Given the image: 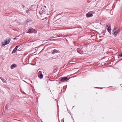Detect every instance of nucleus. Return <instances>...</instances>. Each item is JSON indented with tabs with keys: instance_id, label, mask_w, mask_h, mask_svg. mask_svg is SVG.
Returning <instances> with one entry per match:
<instances>
[{
	"instance_id": "1a4fd4ad",
	"label": "nucleus",
	"mask_w": 122,
	"mask_h": 122,
	"mask_svg": "<svg viewBox=\"0 0 122 122\" xmlns=\"http://www.w3.org/2000/svg\"><path fill=\"white\" fill-rule=\"evenodd\" d=\"M11 39L10 38L8 40H6L5 41V42L6 43V44L7 45L8 44H9V42L10 41Z\"/></svg>"
},
{
	"instance_id": "f8f14e48",
	"label": "nucleus",
	"mask_w": 122,
	"mask_h": 122,
	"mask_svg": "<svg viewBox=\"0 0 122 122\" xmlns=\"http://www.w3.org/2000/svg\"><path fill=\"white\" fill-rule=\"evenodd\" d=\"M107 30L108 32L111 34V29L110 27H108L107 29Z\"/></svg>"
},
{
	"instance_id": "f257e3e1",
	"label": "nucleus",
	"mask_w": 122,
	"mask_h": 122,
	"mask_svg": "<svg viewBox=\"0 0 122 122\" xmlns=\"http://www.w3.org/2000/svg\"><path fill=\"white\" fill-rule=\"evenodd\" d=\"M120 32V29L117 27H115L112 31V33L113 35H117Z\"/></svg>"
},
{
	"instance_id": "f03ea898",
	"label": "nucleus",
	"mask_w": 122,
	"mask_h": 122,
	"mask_svg": "<svg viewBox=\"0 0 122 122\" xmlns=\"http://www.w3.org/2000/svg\"><path fill=\"white\" fill-rule=\"evenodd\" d=\"M40 14H41V15L44 16L46 15L45 10L43 8L41 9L40 10Z\"/></svg>"
},
{
	"instance_id": "412c9836",
	"label": "nucleus",
	"mask_w": 122,
	"mask_h": 122,
	"mask_svg": "<svg viewBox=\"0 0 122 122\" xmlns=\"http://www.w3.org/2000/svg\"><path fill=\"white\" fill-rule=\"evenodd\" d=\"M35 65H36V66H37V63H36V64H35Z\"/></svg>"
},
{
	"instance_id": "9d476101",
	"label": "nucleus",
	"mask_w": 122,
	"mask_h": 122,
	"mask_svg": "<svg viewBox=\"0 0 122 122\" xmlns=\"http://www.w3.org/2000/svg\"><path fill=\"white\" fill-rule=\"evenodd\" d=\"M0 79L1 80L3 83H5L6 82V81L4 79L2 78L1 77H0Z\"/></svg>"
},
{
	"instance_id": "2eb2a0df",
	"label": "nucleus",
	"mask_w": 122,
	"mask_h": 122,
	"mask_svg": "<svg viewBox=\"0 0 122 122\" xmlns=\"http://www.w3.org/2000/svg\"><path fill=\"white\" fill-rule=\"evenodd\" d=\"M36 30L32 29V33H36Z\"/></svg>"
},
{
	"instance_id": "7c9ffc66",
	"label": "nucleus",
	"mask_w": 122,
	"mask_h": 122,
	"mask_svg": "<svg viewBox=\"0 0 122 122\" xmlns=\"http://www.w3.org/2000/svg\"><path fill=\"white\" fill-rule=\"evenodd\" d=\"M62 36L64 37V36Z\"/></svg>"
},
{
	"instance_id": "6ab92c4d",
	"label": "nucleus",
	"mask_w": 122,
	"mask_h": 122,
	"mask_svg": "<svg viewBox=\"0 0 122 122\" xmlns=\"http://www.w3.org/2000/svg\"><path fill=\"white\" fill-rule=\"evenodd\" d=\"M119 56H122V53L121 54H120L119 55Z\"/></svg>"
},
{
	"instance_id": "4be33fe9",
	"label": "nucleus",
	"mask_w": 122,
	"mask_h": 122,
	"mask_svg": "<svg viewBox=\"0 0 122 122\" xmlns=\"http://www.w3.org/2000/svg\"><path fill=\"white\" fill-rule=\"evenodd\" d=\"M5 110L4 111L5 112L6 111V110L7 109V107H6L5 108Z\"/></svg>"
},
{
	"instance_id": "cd10ccee",
	"label": "nucleus",
	"mask_w": 122,
	"mask_h": 122,
	"mask_svg": "<svg viewBox=\"0 0 122 122\" xmlns=\"http://www.w3.org/2000/svg\"><path fill=\"white\" fill-rule=\"evenodd\" d=\"M46 17H45V19H46Z\"/></svg>"
},
{
	"instance_id": "4468645a",
	"label": "nucleus",
	"mask_w": 122,
	"mask_h": 122,
	"mask_svg": "<svg viewBox=\"0 0 122 122\" xmlns=\"http://www.w3.org/2000/svg\"><path fill=\"white\" fill-rule=\"evenodd\" d=\"M32 29H29L28 31V32L29 33H32Z\"/></svg>"
},
{
	"instance_id": "aec40b11",
	"label": "nucleus",
	"mask_w": 122,
	"mask_h": 122,
	"mask_svg": "<svg viewBox=\"0 0 122 122\" xmlns=\"http://www.w3.org/2000/svg\"><path fill=\"white\" fill-rule=\"evenodd\" d=\"M23 81H24V82H26V83H28V84H29V83H28V82H26V81H24V80Z\"/></svg>"
},
{
	"instance_id": "ddd939ff",
	"label": "nucleus",
	"mask_w": 122,
	"mask_h": 122,
	"mask_svg": "<svg viewBox=\"0 0 122 122\" xmlns=\"http://www.w3.org/2000/svg\"><path fill=\"white\" fill-rule=\"evenodd\" d=\"M43 75L42 74H41L40 75H39V77L41 79L43 78Z\"/></svg>"
},
{
	"instance_id": "dca6fc26",
	"label": "nucleus",
	"mask_w": 122,
	"mask_h": 122,
	"mask_svg": "<svg viewBox=\"0 0 122 122\" xmlns=\"http://www.w3.org/2000/svg\"><path fill=\"white\" fill-rule=\"evenodd\" d=\"M2 46H4L6 45V43L5 42H2Z\"/></svg>"
},
{
	"instance_id": "c756f323",
	"label": "nucleus",
	"mask_w": 122,
	"mask_h": 122,
	"mask_svg": "<svg viewBox=\"0 0 122 122\" xmlns=\"http://www.w3.org/2000/svg\"><path fill=\"white\" fill-rule=\"evenodd\" d=\"M63 121H64L63 119Z\"/></svg>"
},
{
	"instance_id": "6e6552de",
	"label": "nucleus",
	"mask_w": 122,
	"mask_h": 122,
	"mask_svg": "<svg viewBox=\"0 0 122 122\" xmlns=\"http://www.w3.org/2000/svg\"><path fill=\"white\" fill-rule=\"evenodd\" d=\"M16 65L15 64H13L10 66V68L11 69H12L15 67H16Z\"/></svg>"
},
{
	"instance_id": "0eeeda50",
	"label": "nucleus",
	"mask_w": 122,
	"mask_h": 122,
	"mask_svg": "<svg viewBox=\"0 0 122 122\" xmlns=\"http://www.w3.org/2000/svg\"><path fill=\"white\" fill-rule=\"evenodd\" d=\"M77 52L81 54H82L83 53V51H81V50L79 49H77Z\"/></svg>"
},
{
	"instance_id": "b1692460",
	"label": "nucleus",
	"mask_w": 122,
	"mask_h": 122,
	"mask_svg": "<svg viewBox=\"0 0 122 122\" xmlns=\"http://www.w3.org/2000/svg\"><path fill=\"white\" fill-rule=\"evenodd\" d=\"M23 8H24V5H23Z\"/></svg>"
},
{
	"instance_id": "a211bd4d",
	"label": "nucleus",
	"mask_w": 122,
	"mask_h": 122,
	"mask_svg": "<svg viewBox=\"0 0 122 122\" xmlns=\"http://www.w3.org/2000/svg\"><path fill=\"white\" fill-rule=\"evenodd\" d=\"M19 36H18L16 37L15 38H14V39H18V37Z\"/></svg>"
},
{
	"instance_id": "a878e982",
	"label": "nucleus",
	"mask_w": 122,
	"mask_h": 122,
	"mask_svg": "<svg viewBox=\"0 0 122 122\" xmlns=\"http://www.w3.org/2000/svg\"><path fill=\"white\" fill-rule=\"evenodd\" d=\"M31 82L32 83V81H31Z\"/></svg>"
},
{
	"instance_id": "9b49d317",
	"label": "nucleus",
	"mask_w": 122,
	"mask_h": 122,
	"mask_svg": "<svg viewBox=\"0 0 122 122\" xmlns=\"http://www.w3.org/2000/svg\"><path fill=\"white\" fill-rule=\"evenodd\" d=\"M57 52V50H53L52 51V54H54L55 53H56Z\"/></svg>"
},
{
	"instance_id": "c85d7f7f",
	"label": "nucleus",
	"mask_w": 122,
	"mask_h": 122,
	"mask_svg": "<svg viewBox=\"0 0 122 122\" xmlns=\"http://www.w3.org/2000/svg\"><path fill=\"white\" fill-rule=\"evenodd\" d=\"M26 23H28V22H27Z\"/></svg>"
},
{
	"instance_id": "bb28decb",
	"label": "nucleus",
	"mask_w": 122,
	"mask_h": 122,
	"mask_svg": "<svg viewBox=\"0 0 122 122\" xmlns=\"http://www.w3.org/2000/svg\"><path fill=\"white\" fill-rule=\"evenodd\" d=\"M36 59H37V57L35 59L36 60Z\"/></svg>"
},
{
	"instance_id": "f3484780",
	"label": "nucleus",
	"mask_w": 122,
	"mask_h": 122,
	"mask_svg": "<svg viewBox=\"0 0 122 122\" xmlns=\"http://www.w3.org/2000/svg\"><path fill=\"white\" fill-rule=\"evenodd\" d=\"M75 61H70L69 62V63L70 64H74L75 63Z\"/></svg>"
},
{
	"instance_id": "7ed1b4c3",
	"label": "nucleus",
	"mask_w": 122,
	"mask_h": 122,
	"mask_svg": "<svg viewBox=\"0 0 122 122\" xmlns=\"http://www.w3.org/2000/svg\"><path fill=\"white\" fill-rule=\"evenodd\" d=\"M68 80V78L67 77H64L61 78L60 80V81L61 82H63Z\"/></svg>"
},
{
	"instance_id": "393cba45",
	"label": "nucleus",
	"mask_w": 122,
	"mask_h": 122,
	"mask_svg": "<svg viewBox=\"0 0 122 122\" xmlns=\"http://www.w3.org/2000/svg\"><path fill=\"white\" fill-rule=\"evenodd\" d=\"M44 19H42V20H43Z\"/></svg>"
},
{
	"instance_id": "39448f33",
	"label": "nucleus",
	"mask_w": 122,
	"mask_h": 122,
	"mask_svg": "<svg viewBox=\"0 0 122 122\" xmlns=\"http://www.w3.org/2000/svg\"><path fill=\"white\" fill-rule=\"evenodd\" d=\"M19 46H16L15 48L12 51V53H15L16 52L17 49Z\"/></svg>"
},
{
	"instance_id": "5701e85b",
	"label": "nucleus",
	"mask_w": 122,
	"mask_h": 122,
	"mask_svg": "<svg viewBox=\"0 0 122 122\" xmlns=\"http://www.w3.org/2000/svg\"><path fill=\"white\" fill-rule=\"evenodd\" d=\"M75 59H73V60H72V61H75L74 60Z\"/></svg>"
},
{
	"instance_id": "20e7f679",
	"label": "nucleus",
	"mask_w": 122,
	"mask_h": 122,
	"mask_svg": "<svg viewBox=\"0 0 122 122\" xmlns=\"http://www.w3.org/2000/svg\"><path fill=\"white\" fill-rule=\"evenodd\" d=\"M93 16V14H91L90 12L86 14V16L87 18Z\"/></svg>"
},
{
	"instance_id": "423d86ee",
	"label": "nucleus",
	"mask_w": 122,
	"mask_h": 122,
	"mask_svg": "<svg viewBox=\"0 0 122 122\" xmlns=\"http://www.w3.org/2000/svg\"><path fill=\"white\" fill-rule=\"evenodd\" d=\"M32 7H34V8H33V9H29L28 10H27L26 11V12L27 13H29V11L30 10H34V9H36V7L35 6H34L33 5H32Z\"/></svg>"
}]
</instances>
